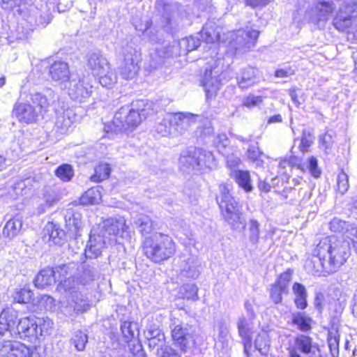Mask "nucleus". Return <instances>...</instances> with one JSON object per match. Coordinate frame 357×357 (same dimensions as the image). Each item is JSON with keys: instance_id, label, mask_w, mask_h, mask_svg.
<instances>
[{"instance_id": "44", "label": "nucleus", "mask_w": 357, "mask_h": 357, "mask_svg": "<svg viewBox=\"0 0 357 357\" xmlns=\"http://www.w3.org/2000/svg\"><path fill=\"white\" fill-rule=\"evenodd\" d=\"M288 293L289 289L274 283L271 285L270 289V297L275 304H279L282 301V294H287Z\"/></svg>"}, {"instance_id": "64", "label": "nucleus", "mask_w": 357, "mask_h": 357, "mask_svg": "<svg viewBox=\"0 0 357 357\" xmlns=\"http://www.w3.org/2000/svg\"><path fill=\"white\" fill-rule=\"evenodd\" d=\"M14 341L6 340L0 342V356L2 357H11Z\"/></svg>"}, {"instance_id": "34", "label": "nucleus", "mask_w": 357, "mask_h": 357, "mask_svg": "<svg viewBox=\"0 0 357 357\" xmlns=\"http://www.w3.org/2000/svg\"><path fill=\"white\" fill-rule=\"evenodd\" d=\"M270 342L271 340L268 333L266 331H262L255 338V347L262 356H267L270 351Z\"/></svg>"}, {"instance_id": "23", "label": "nucleus", "mask_w": 357, "mask_h": 357, "mask_svg": "<svg viewBox=\"0 0 357 357\" xmlns=\"http://www.w3.org/2000/svg\"><path fill=\"white\" fill-rule=\"evenodd\" d=\"M109 241L100 232L91 231L89 241L85 250V255L89 258H96L102 253V249Z\"/></svg>"}, {"instance_id": "1", "label": "nucleus", "mask_w": 357, "mask_h": 357, "mask_svg": "<svg viewBox=\"0 0 357 357\" xmlns=\"http://www.w3.org/2000/svg\"><path fill=\"white\" fill-rule=\"evenodd\" d=\"M222 29L213 21H208L203 26L200 37L207 45L228 43L230 48L236 52L249 51L257 43L259 32L250 26L227 32L221 36Z\"/></svg>"}, {"instance_id": "12", "label": "nucleus", "mask_w": 357, "mask_h": 357, "mask_svg": "<svg viewBox=\"0 0 357 357\" xmlns=\"http://www.w3.org/2000/svg\"><path fill=\"white\" fill-rule=\"evenodd\" d=\"M68 84V94L72 100L82 102L91 96L92 86L84 79H73Z\"/></svg>"}, {"instance_id": "24", "label": "nucleus", "mask_w": 357, "mask_h": 357, "mask_svg": "<svg viewBox=\"0 0 357 357\" xmlns=\"http://www.w3.org/2000/svg\"><path fill=\"white\" fill-rule=\"evenodd\" d=\"M174 326L172 329V337L175 342L178 344L183 352H185L189 347V343L191 339V335L189 332V328L187 326L179 324H176L174 323Z\"/></svg>"}, {"instance_id": "38", "label": "nucleus", "mask_w": 357, "mask_h": 357, "mask_svg": "<svg viewBox=\"0 0 357 357\" xmlns=\"http://www.w3.org/2000/svg\"><path fill=\"white\" fill-rule=\"evenodd\" d=\"M111 172V168L107 163H100L95 168V173L91 176L90 180L98 183L107 179Z\"/></svg>"}, {"instance_id": "29", "label": "nucleus", "mask_w": 357, "mask_h": 357, "mask_svg": "<svg viewBox=\"0 0 357 357\" xmlns=\"http://www.w3.org/2000/svg\"><path fill=\"white\" fill-rule=\"evenodd\" d=\"M68 307L75 314L86 312L90 308L88 298L79 291H73Z\"/></svg>"}, {"instance_id": "17", "label": "nucleus", "mask_w": 357, "mask_h": 357, "mask_svg": "<svg viewBox=\"0 0 357 357\" xmlns=\"http://www.w3.org/2000/svg\"><path fill=\"white\" fill-rule=\"evenodd\" d=\"M49 75L53 82L60 85L63 89H67L70 80V70L66 62L59 61L54 62L49 69Z\"/></svg>"}, {"instance_id": "22", "label": "nucleus", "mask_w": 357, "mask_h": 357, "mask_svg": "<svg viewBox=\"0 0 357 357\" xmlns=\"http://www.w3.org/2000/svg\"><path fill=\"white\" fill-rule=\"evenodd\" d=\"M326 259L324 255H318L317 246L314 249L312 254L307 257L304 264L306 272L312 275H321L325 272Z\"/></svg>"}, {"instance_id": "18", "label": "nucleus", "mask_w": 357, "mask_h": 357, "mask_svg": "<svg viewBox=\"0 0 357 357\" xmlns=\"http://www.w3.org/2000/svg\"><path fill=\"white\" fill-rule=\"evenodd\" d=\"M67 266L63 264L55 268H46L41 270L34 278L33 283L38 289H45L54 284L56 281V273H66Z\"/></svg>"}, {"instance_id": "55", "label": "nucleus", "mask_w": 357, "mask_h": 357, "mask_svg": "<svg viewBox=\"0 0 357 357\" xmlns=\"http://www.w3.org/2000/svg\"><path fill=\"white\" fill-rule=\"evenodd\" d=\"M337 186L341 195H344L349 189V176L343 170H341L337 175Z\"/></svg>"}, {"instance_id": "19", "label": "nucleus", "mask_w": 357, "mask_h": 357, "mask_svg": "<svg viewBox=\"0 0 357 357\" xmlns=\"http://www.w3.org/2000/svg\"><path fill=\"white\" fill-rule=\"evenodd\" d=\"M139 70V58H137V51L135 50L133 54L131 52L126 54L119 67L121 77L125 79H132L138 74Z\"/></svg>"}, {"instance_id": "50", "label": "nucleus", "mask_w": 357, "mask_h": 357, "mask_svg": "<svg viewBox=\"0 0 357 357\" xmlns=\"http://www.w3.org/2000/svg\"><path fill=\"white\" fill-rule=\"evenodd\" d=\"M183 273L188 278L195 279L198 278L199 271L198 270V262L195 258L188 259L185 266L183 267Z\"/></svg>"}, {"instance_id": "25", "label": "nucleus", "mask_w": 357, "mask_h": 357, "mask_svg": "<svg viewBox=\"0 0 357 357\" xmlns=\"http://www.w3.org/2000/svg\"><path fill=\"white\" fill-rule=\"evenodd\" d=\"M174 49L175 46L171 45L169 43L164 44L160 47H156L154 52L150 54L149 67L151 70L158 68L162 63L163 59L172 56Z\"/></svg>"}, {"instance_id": "35", "label": "nucleus", "mask_w": 357, "mask_h": 357, "mask_svg": "<svg viewBox=\"0 0 357 357\" xmlns=\"http://www.w3.org/2000/svg\"><path fill=\"white\" fill-rule=\"evenodd\" d=\"M171 114H167L155 126V131L162 137L175 135Z\"/></svg>"}, {"instance_id": "59", "label": "nucleus", "mask_w": 357, "mask_h": 357, "mask_svg": "<svg viewBox=\"0 0 357 357\" xmlns=\"http://www.w3.org/2000/svg\"><path fill=\"white\" fill-rule=\"evenodd\" d=\"M152 22L147 20L145 24V29L144 31V36L149 38V40L152 43H158L160 42V38L158 37V31L151 29Z\"/></svg>"}, {"instance_id": "57", "label": "nucleus", "mask_w": 357, "mask_h": 357, "mask_svg": "<svg viewBox=\"0 0 357 357\" xmlns=\"http://www.w3.org/2000/svg\"><path fill=\"white\" fill-rule=\"evenodd\" d=\"M31 183V179L30 178H27L23 180H20L15 183L14 190L17 195H26L29 191H31V188L29 187Z\"/></svg>"}, {"instance_id": "8", "label": "nucleus", "mask_w": 357, "mask_h": 357, "mask_svg": "<svg viewBox=\"0 0 357 357\" xmlns=\"http://www.w3.org/2000/svg\"><path fill=\"white\" fill-rule=\"evenodd\" d=\"M215 165L213 154L199 148L190 147L182 152L179 158L180 169L187 173L201 172Z\"/></svg>"}, {"instance_id": "14", "label": "nucleus", "mask_w": 357, "mask_h": 357, "mask_svg": "<svg viewBox=\"0 0 357 357\" xmlns=\"http://www.w3.org/2000/svg\"><path fill=\"white\" fill-rule=\"evenodd\" d=\"M13 117H15L20 123L30 124L36 123L40 115L35 109L33 105L27 100L25 102H17L12 110Z\"/></svg>"}, {"instance_id": "27", "label": "nucleus", "mask_w": 357, "mask_h": 357, "mask_svg": "<svg viewBox=\"0 0 357 357\" xmlns=\"http://www.w3.org/2000/svg\"><path fill=\"white\" fill-rule=\"evenodd\" d=\"M236 79L238 87L246 89L256 82V70L250 66L242 68L238 73Z\"/></svg>"}, {"instance_id": "63", "label": "nucleus", "mask_w": 357, "mask_h": 357, "mask_svg": "<svg viewBox=\"0 0 357 357\" xmlns=\"http://www.w3.org/2000/svg\"><path fill=\"white\" fill-rule=\"evenodd\" d=\"M292 274L293 271L289 268L287 269L286 271L280 275L275 283L281 285L286 289H289V283L291 280Z\"/></svg>"}, {"instance_id": "33", "label": "nucleus", "mask_w": 357, "mask_h": 357, "mask_svg": "<svg viewBox=\"0 0 357 357\" xmlns=\"http://www.w3.org/2000/svg\"><path fill=\"white\" fill-rule=\"evenodd\" d=\"M45 234L49 236V240L56 245H61L63 243L66 234L59 227L53 223H48L45 229Z\"/></svg>"}, {"instance_id": "6", "label": "nucleus", "mask_w": 357, "mask_h": 357, "mask_svg": "<svg viewBox=\"0 0 357 357\" xmlns=\"http://www.w3.org/2000/svg\"><path fill=\"white\" fill-rule=\"evenodd\" d=\"M143 244L146 257L155 263L169 259L176 252V243L172 238L160 232L145 238Z\"/></svg>"}, {"instance_id": "26", "label": "nucleus", "mask_w": 357, "mask_h": 357, "mask_svg": "<svg viewBox=\"0 0 357 357\" xmlns=\"http://www.w3.org/2000/svg\"><path fill=\"white\" fill-rule=\"evenodd\" d=\"M110 64L107 59L99 52L88 54L87 66L94 75H101L109 68Z\"/></svg>"}, {"instance_id": "48", "label": "nucleus", "mask_w": 357, "mask_h": 357, "mask_svg": "<svg viewBox=\"0 0 357 357\" xmlns=\"http://www.w3.org/2000/svg\"><path fill=\"white\" fill-rule=\"evenodd\" d=\"M71 342L77 351H83L88 342V335L82 331L75 332Z\"/></svg>"}, {"instance_id": "53", "label": "nucleus", "mask_w": 357, "mask_h": 357, "mask_svg": "<svg viewBox=\"0 0 357 357\" xmlns=\"http://www.w3.org/2000/svg\"><path fill=\"white\" fill-rule=\"evenodd\" d=\"M43 191V197L46 206H53L59 199L58 192L51 187H45Z\"/></svg>"}, {"instance_id": "30", "label": "nucleus", "mask_w": 357, "mask_h": 357, "mask_svg": "<svg viewBox=\"0 0 357 357\" xmlns=\"http://www.w3.org/2000/svg\"><path fill=\"white\" fill-rule=\"evenodd\" d=\"M26 20L33 28H36L37 26L45 27L49 24L50 18L47 13H44L38 8H33L30 10Z\"/></svg>"}, {"instance_id": "28", "label": "nucleus", "mask_w": 357, "mask_h": 357, "mask_svg": "<svg viewBox=\"0 0 357 357\" xmlns=\"http://www.w3.org/2000/svg\"><path fill=\"white\" fill-rule=\"evenodd\" d=\"M238 186L246 192H250L253 190L250 172L248 170L234 169L229 173Z\"/></svg>"}, {"instance_id": "43", "label": "nucleus", "mask_w": 357, "mask_h": 357, "mask_svg": "<svg viewBox=\"0 0 357 357\" xmlns=\"http://www.w3.org/2000/svg\"><path fill=\"white\" fill-rule=\"evenodd\" d=\"M96 76L99 77L100 84L105 87H112L117 81V76L110 66L105 73Z\"/></svg>"}, {"instance_id": "46", "label": "nucleus", "mask_w": 357, "mask_h": 357, "mask_svg": "<svg viewBox=\"0 0 357 357\" xmlns=\"http://www.w3.org/2000/svg\"><path fill=\"white\" fill-rule=\"evenodd\" d=\"M82 274L81 275V282L84 284H89L98 277L97 269L89 264L84 265L82 268Z\"/></svg>"}, {"instance_id": "32", "label": "nucleus", "mask_w": 357, "mask_h": 357, "mask_svg": "<svg viewBox=\"0 0 357 357\" xmlns=\"http://www.w3.org/2000/svg\"><path fill=\"white\" fill-rule=\"evenodd\" d=\"M292 291L295 296L294 303L297 308L304 310L307 306V291L305 287L299 282H294Z\"/></svg>"}, {"instance_id": "20", "label": "nucleus", "mask_w": 357, "mask_h": 357, "mask_svg": "<svg viewBox=\"0 0 357 357\" xmlns=\"http://www.w3.org/2000/svg\"><path fill=\"white\" fill-rule=\"evenodd\" d=\"M172 119L174 130L179 135L185 133V131L197 121V115L190 112L172 113Z\"/></svg>"}, {"instance_id": "3", "label": "nucleus", "mask_w": 357, "mask_h": 357, "mask_svg": "<svg viewBox=\"0 0 357 357\" xmlns=\"http://www.w3.org/2000/svg\"><path fill=\"white\" fill-rule=\"evenodd\" d=\"M16 316L9 311H2L0 314V336L8 332L14 338L24 339L26 337L38 338L43 335V330L35 318L24 317L21 319L15 329ZM40 322V320H39Z\"/></svg>"}, {"instance_id": "54", "label": "nucleus", "mask_w": 357, "mask_h": 357, "mask_svg": "<svg viewBox=\"0 0 357 357\" xmlns=\"http://www.w3.org/2000/svg\"><path fill=\"white\" fill-rule=\"evenodd\" d=\"M249 240L252 244L256 245L259 240V223L256 220H251L249 226Z\"/></svg>"}, {"instance_id": "16", "label": "nucleus", "mask_w": 357, "mask_h": 357, "mask_svg": "<svg viewBox=\"0 0 357 357\" xmlns=\"http://www.w3.org/2000/svg\"><path fill=\"white\" fill-rule=\"evenodd\" d=\"M54 92L51 90L47 91L45 94L33 91L29 93V98L27 101L33 105L40 116H43L48 112L50 106L54 101Z\"/></svg>"}, {"instance_id": "58", "label": "nucleus", "mask_w": 357, "mask_h": 357, "mask_svg": "<svg viewBox=\"0 0 357 357\" xmlns=\"http://www.w3.org/2000/svg\"><path fill=\"white\" fill-rule=\"evenodd\" d=\"M157 357H181V353L172 348V347L167 345L157 348L156 351Z\"/></svg>"}, {"instance_id": "31", "label": "nucleus", "mask_w": 357, "mask_h": 357, "mask_svg": "<svg viewBox=\"0 0 357 357\" xmlns=\"http://www.w3.org/2000/svg\"><path fill=\"white\" fill-rule=\"evenodd\" d=\"M65 222L66 227L72 233L77 234L82 227V214L71 208H68L65 213Z\"/></svg>"}, {"instance_id": "9", "label": "nucleus", "mask_w": 357, "mask_h": 357, "mask_svg": "<svg viewBox=\"0 0 357 357\" xmlns=\"http://www.w3.org/2000/svg\"><path fill=\"white\" fill-rule=\"evenodd\" d=\"M337 5L333 0H315L305 13L304 20L314 25L325 24L335 13L337 15Z\"/></svg>"}, {"instance_id": "51", "label": "nucleus", "mask_w": 357, "mask_h": 357, "mask_svg": "<svg viewBox=\"0 0 357 357\" xmlns=\"http://www.w3.org/2000/svg\"><path fill=\"white\" fill-rule=\"evenodd\" d=\"M180 292L183 297L188 300L197 301L199 299L198 287L195 284H185L183 285Z\"/></svg>"}, {"instance_id": "4", "label": "nucleus", "mask_w": 357, "mask_h": 357, "mask_svg": "<svg viewBox=\"0 0 357 357\" xmlns=\"http://www.w3.org/2000/svg\"><path fill=\"white\" fill-rule=\"evenodd\" d=\"M207 50L205 52L204 58L211 59L207 61L206 67L201 81L204 88L206 96H213L219 89L222 84V71L225 67L224 59L219 54L218 44L207 45L204 47Z\"/></svg>"}, {"instance_id": "39", "label": "nucleus", "mask_w": 357, "mask_h": 357, "mask_svg": "<svg viewBox=\"0 0 357 357\" xmlns=\"http://www.w3.org/2000/svg\"><path fill=\"white\" fill-rule=\"evenodd\" d=\"M100 192L96 188H90L86 191L79 198V203L82 205L96 204L100 200Z\"/></svg>"}, {"instance_id": "7", "label": "nucleus", "mask_w": 357, "mask_h": 357, "mask_svg": "<svg viewBox=\"0 0 357 357\" xmlns=\"http://www.w3.org/2000/svg\"><path fill=\"white\" fill-rule=\"evenodd\" d=\"M219 189L220 193L216 197V200L224 220L234 230L244 229L245 227V220L241 212L240 206L229 192V186L222 183L220 185Z\"/></svg>"}, {"instance_id": "62", "label": "nucleus", "mask_w": 357, "mask_h": 357, "mask_svg": "<svg viewBox=\"0 0 357 357\" xmlns=\"http://www.w3.org/2000/svg\"><path fill=\"white\" fill-rule=\"evenodd\" d=\"M264 97L262 96L250 95L243 100V104L246 107L251 109L260 105L262 103Z\"/></svg>"}, {"instance_id": "52", "label": "nucleus", "mask_w": 357, "mask_h": 357, "mask_svg": "<svg viewBox=\"0 0 357 357\" xmlns=\"http://www.w3.org/2000/svg\"><path fill=\"white\" fill-rule=\"evenodd\" d=\"M31 348L20 342L14 341L11 357H31Z\"/></svg>"}, {"instance_id": "36", "label": "nucleus", "mask_w": 357, "mask_h": 357, "mask_svg": "<svg viewBox=\"0 0 357 357\" xmlns=\"http://www.w3.org/2000/svg\"><path fill=\"white\" fill-rule=\"evenodd\" d=\"M134 224L142 235L149 234L155 229L153 221L148 215L141 214L135 220Z\"/></svg>"}, {"instance_id": "61", "label": "nucleus", "mask_w": 357, "mask_h": 357, "mask_svg": "<svg viewBox=\"0 0 357 357\" xmlns=\"http://www.w3.org/2000/svg\"><path fill=\"white\" fill-rule=\"evenodd\" d=\"M313 144L312 137L310 133L305 130L303 131L302 138L299 145V149L303 153L307 152L309 148Z\"/></svg>"}, {"instance_id": "42", "label": "nucleus", "mask_w": 357, "mask_h": 357, "mask_svg": "<svg viewBox=\"0 0 357 357\" xmlns=\"http://www.w3.org/2000/svg\"><path fill=\"white\" fill-rule=\"evenodd\" d=\"M33 296V292L29 288L24 287L16 289L13 294V299L19 303H28L31 301Z\"/></svg>"}, {"instance_id": "13", "label": "nucleus", "mask_w": 357, "mask_h": 357, "mask_svg": "<svg viewBox=\"0 0 357 357\" xmlns=\"http://www.w3.org/2000/svg\"><path fill=\"white\" fill-rule=\"evenodd\" d=\"M155 8L159 13H162V24L167 31H171L178 26V21L176 17L178 15L175 7L168 3L165 0H157Z\"/></svg>"}, {"instance_id": "41", "label": "nucleus", "mask_w": 357, "mask_h": 357, "mask_svg": "<svg viewBox=\"0 0 357 357\" xmlns=\"http://www.w3.org/2000/svg\"><path fill=\"white\" fill-rule=\"evenodd\" d=\"M55 175L61 181L68 182L73 177L74 170L70 165L63 164L56 168Z\"/></svg>"}, {"instance_id": "21", "label": "nucleus", "mask_w": 357, "mask_h": 357, "mask_svg": "<svg viewBox=\"0 0 357 357\" xmlns=\"http://www.w3.org/2000/svg\"><path fill=\"white\" fill-rule=\"evenodd\" d=\"M253 319H247L244 316L238 318L237 328L239 336L241 337L245 353L248 355V351L252 347V334L253 331Z\"/></svg>"}, {"instance_id": "5", "label": "nucleus", "mask_w": 357, "mask_h": 357, "mask_svg": "<svg viewBox=\"0 0 357 357\" xmlns=\"http://www.w3.org/2000/svg\"><path fill=\"white\" fill-rule=\"evenodd\" d=\"M153 114L152 103L144 100H136L130 109L122 107L116 112L112 121L115 131L126 130L130 127L136 128Z\"/></svg>"}, {"instance_id": "15", "label": "nucleus", "mask_w": 357, "mask_h": 357, "mask_svg": "<svg viewBox=\"0 0 357 357\" xmlns=\"http://www.w3.org/2000/svg\"><path fill=\"white\" fill-rule=\"evenodd\" d=\"M126 220L123 217L109 218L99 225V232L109 241L110 236H118L124 231Z\"/></svg>"}, {"instance_id": "40", "label": "nucleus", "mask_w": 357, "mask_h": 357, "mask_svg": "<svg viewBox=\"0 0 357 357\" xmlns=\"http://www.w3.org/2000/svg\"><path fill=\"white\" fill-rule=\"evenodd\" d=\"M311 319L303 312H294L292 314V323L303 331H307L310 329Z\"/></svg>"}, {"instance_id": "2", "label": "nucleus", "mask_w": 357, "mask_h": 357, "mask_svg": "<svg viewBox=\"0 0 357 357\" xmlns=\"http://www.w3.org/2000/svg\"><path fill=\"white\" fill-rule=\"evenodd\" d=\"M318 255L326 259L325 272L331 274L342 266L350 255L349 243L334 236L324 238L317 245Z\"/></svg>"}, {"instance_id": "37", "label": "nucleus", "mask_w": 357, "mask_h": 357, "mask_svg": "<svg viewBox=\"0 0 357 357\" xmlns=\"http://www.w3.org/2000/svg\"><path fill=\"white\" fill-rule=\"evenodd\" d=\"M22 227V222L19 218L10 219L6 223L3 234L7 238H13L20 233Z\"/></svg>"}, {"instance_id": "47", "label": "nucleus", "mask_w": 357, "mask_h": 357, "mask_svg": "<svg viewBox=\"0 0 357 357\" xmlns=\"http://www.w3.org/2000/svg\"><path fill=\"white\" fill-rule=\"evenodd\" d=\"M137 329V324L132 321H125L121 324L122 335L127 342H129L134 338Z\"/></svg>"}, {"instance_id": "60", "label": "nucleus", "mask_w": 357, "mask_h": 357, "mask_svg": "<svg viewBox=\"0 0 357 357\" xmlns=\"http://www.w3.org/2000/svg\"><path fill=\"white\" fill-rule=\"evenodd\" d=\"M229 141L225 133L218 134L215 139V144L222 155L227 153V146L229 145Z\"/></svg>"}, {"instance_id": "56", "label": "nucleus", "mask_w": 357, "mask_h": 357, "mask_svg": "<svg viewBox=\"0 0 357 357\" xmlns=\"http://www.w3.org/2000/svg\"><path fill=\"white\" fill-rule=\"evenodd\" d=\"M128 342V348L134 357H146L142 345L137 340H132Z\"/></svg>"}, {"instance_id": "49", "label": "nucleus", "mask_w": 357, "mask_h": 357, "mask_svg": "<svg viewBox=\"0 0 357 357\" xmlns=\"http://www.w3.org/2000/svg\"><path fill=\"white\" fill-rule=\"evenodd\" d=\"M200 44V38L197 36H190L183 38L179 43L181 48L184 49L187 52L197 49Z\"/></svg>"}, {"instance_id": "10", "label": "nucleus", "mask_w": 357, "mask_h": 357, "mask_svg": "<svg viewBox=\"0 0 357 357\" xmlns=\"http://www.w3.org/2000/svg\"><path fill=\"white\" fill-rule=\"evenodd\" d=\"M288 357H327L321 354L319 345L310 336L298 335L287 349Z\"/></svg>"}, {"instance_id": "11", "label": "nucleus", "mask_w": 357, "mask_h": 357, "mask_svg": "<svg viewBox=\"0 0 357 357\" xmlns=\"http://www.w3.org/2000/svg\"><path fill=\"white\" fill-rule=\"evenodd\" d=\"M54 128L61 134H66L72 131L74 124L77 121V115L75 109L70 107L64 102L59 103L55 107Z\"/></svg>"}, {"instance_id": "45", "label": "nucleus", "mask_w": 357, "mask_h": 357, "mask_svg": "<svg viewBox=\"0 0 357 357\" xmlns=\"http://www.w3.org/2000/svg\"><path fill=\"white\" fill-rule=\"evenodd\" d=\"M327 340L331 356L338 357L340 335L337 332L330 331Z\"/></svg>"}]
</instances>
